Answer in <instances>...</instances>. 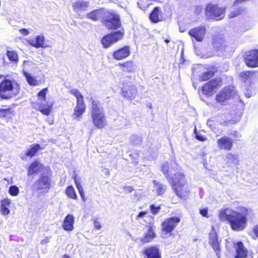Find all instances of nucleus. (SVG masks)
Here are the masks:
<instances>
[{"label":"nucleus","instance_id":"obj_57","mask_svg":"<svg viewBox=\"0 0 258 258\" xmlns=\"http://www.w3.org/2000/svg\"><path fill=\"white\" fill-rule=\"evenodd\" d=\"M149 217H150V218H151L152 219H153V217L151 216H149Z\"/></svg>","mask_w":258,"mask_h":258},{"label":"nucleus","instance_id":"obj_1","mask_svg":"<svg viewBox=\"0 0 258 258\" xmlns=\"http://www.w3.org/2000/svg\"><path fill=\"white\" fill-rule=\"evenodd\" d=\"M161 171L170 184L176 195L181 199L185 200L189 191L185 174L181 172V167L176 161L165 162L160 167Z\"/></svg>","mask_w":258,"mask_h":258},{"label":"nucleus","instance_id":"obj_10","mask_svg":"<svg viewBox=\"0 0 258 258\" xmlns=\"http://www.w3.org/2000/svg\"><path fill=\"white\" fill-rule=\"evenodd\" d=\"M181 221L178 216L170 217L165 219L161 223L162 233L166 236H171L173 232Z\"/></svg>","mask_w":258,"mask_h":258},{"label":"nucleus","instance_id":"obj_43","mask_svg":"<svg viewBox=\"0 0 258 258\" xmlns=\"http://www.w3.org/2000/svg\"><path fill=\"white\" fill-rule=\"evenodd\" d=\"M74 181H75V184H76V186L77 187V188L80 194V195L81 197V199L83 201H86V198L85 197V194H84V190H83V188L82 186V185H81V184L79 182V181H78V180L77 179V178L75 177L74 178Z\"/></svg>","mask_w":258,"mask_h":258},{"label":"nucleus","instance_id":"obj_6","mask_svg":"<svg viewBox=\"0 0 258 258\" xmlns=\"http://www.w3.org/2000/svg\"><path fill=\"white\" fill-rule=\"evenodd\" d=\"M70 93L74 95L77 99V103L74 109L73 117L75 119L80 120L86 110V105L84 101V96L76 89H71Z\"/></svg>","mask_w":258,"mask_h":258},{"label":"nucleus","instance_id":"obj_30","mask_svg":"<svg viewBox=\"0 0 258 258\" xmlns=\"http://www.w3.org/2000/svg\"><path fill=\"white\" fill-rule=\"evenodd\" d=\"M11 200L8 198H5L1 200V208L0 211L2 215L7 216L10 214V210L9 209L10 204Z\"/></svg>","mask_w":258,"mask_h":258},{"label":"nucleus","instance_id":"obj_39","mask_svg":"<svg viewBox=\"0 0 258 258\" xmlns=\"http://www.w3.org/2000/svg\"><path fill=\"white\" fill-rule=\"evenodd\" d=\"M245 9L242 7H238L231 11L228 15L229 18H233L238 17L244 12Z\"/></svg>","mask_w":258,"mask_h":258},{"label":"nucleus","instance_id":"obj_25","mask_svg":"<svg viewBox=\"0 0 258 258\" xmlns=\"http://www.w3.org/2000/svg\"><path fill=\"white\" fill-rule=\"evenodd\" d=\"M89 2L84 1H77L72 5L73 10L76 12L85 11L89 7Z\"/></svg>","mask_w":258,"mask_h":258},{"label":"nucleus","instance_id":"obj_35","mask_svg":"<svg viewBox=\"0 0 258 258\" xmlns=\"http://www.w3.org/2000/svg\"><path fill=\"white\" fill-rule=\"evenodd\" d=\"M225 158L226 163L229 165L238 164L239 160L237 155L231 153H227L225 156Z\"/></svg>","mask_w":258,"mask_h":258},{"label":"nucleus","instance_id":"obj_23","mask_svg":"<svg viewBox=\"0 0 258 258\" xmlns=\"http://www.w3.org/2000/svg\"><path fill=\"white\" fill-rule=\"evenodd\" d=\"M28 42L31 46L36 48H45L47 46L45 44V38L43 35L36 36L35 40H29Z\"/></svg>","mask_w":258,"mask_h":258},{"label":"nucleus","instance_id":"obj_18","mask_svg":"<svg viewBox=\"0 0 258 258\" xmlns=\"http://www.w3.org/2000/svg\"><path fill=\"white\" fill-rule=\"evenodd\" d=\"M145 258H162L161 252L157 245H150L146 247L142 251Z\"/></svg>","mask_w":258,"mask_h":258},{"label":"nucleus","instance_id":"obj_31","mask_svg":"<svg viewBox=\"0 0 258 258\" xmlns=\"http://www.w3.org/2000/svg\"><path fill=\"white\" fill-rule=\"evenodd\" d=\"M53 107V103L46 102L44 104L40 103L38 105V110L43 115L48 116L50 115Z\"/></svg>","mask_w":258,"mask_h":258},{"label":"nucleus","instance_id":"obj_54","mask_svg":"<svg viewBox=\"0 0 258 258\" xmlns=\"http://www.w3.org/2000/svg\"><path fill=\"white\" fill-rule=\"evenodd\" d=\"M123 189L127 193H130L134 190L133 187L131 186H125Z\"/></svg>","mask_w":258,"mask_h":258},{"label":"nucleus","instance_id":"obj_41","mask_svg":"<svg viewBox=\"0 0 258 258\" xmlns=\"http://www.w3.org/2000/svg\"><path fill=\"white\" fill-rule=\"evenodd\" d=\"M218 123L217 119L215 117H213L208 119L207 124L212 130H214L216 129Z\"/></svg>","mask_w":258,"mask_h":258},{"label":"nucleus","instance_id":"obj_55","mask_svg":"<svg viewBox=\"0 0 258 258\" xmlns=\"http://www.w3.org/2000/svg\"><path fill=\"white\" fill-rule=\"evenodd\" d=\"M164 41L166 43H169L170 41V40L169 39H165L164 40Z\"/></svg>","mask_w":258,"mask_h":258},{"label":"nucleus","instance_id":"obj_29","mask_svg":"<svg viewBox=\"0 0 258 258\" xmlns=\"http://www.w3.org/2000/svg\"><path fill=\"white\" fill-rule=\"evenodd\" d=\"M150 21L154 23H157L161 21V12L158 7H155L149 15Z\"/></svg>","mask_w":258,"mask_h":258},{"label":"nucleus","instance_id":"obj_27","mask_svg":"<svg viewBox=\"0 0 258 258\" xmlns=\"http://www.w3.org/2000/svg\"><path fill=\"white\" fill-rule=\"evenodd\" d=\"M255 71H245L239 74V78L243 82H250L257 73Z\"/></svg>","mask_w":258,"mask_h":258},{"label":"nucleus","instance_id":"obj_26","mask_svg":"<svg viewBox=\"0 0 258 258\" xmlns=\"http://www.w3.org/2000/svg\"><path fill=\"white\" fill-rule=\"evenodd\" d=\"M74 217L73 215L68 214L64 218L62 226L63 229L68 231H72L74 229Z\"/></svg>","mask_w":258,"mask_h":258},{"label":"nucleus","instance_id":"obj_50","mask_svg":"<svg viewBox=\"0 0 258 258\" xmlns=\"http://www.w3.org/2000/svg\"><path fill=\"white\" fill-rule=\"evenodd\" d=\"M200 213L203 217L207 218L209 217V215H208V209L207 208L200 209Z\"/></svg>","mask_w":258,"mask_h":258},{"label":"nucleus","instance_id":"obj_8","mask_svg":"<svg viewBox=\"0 0 258 258\" xmlns=\"http://www.w3.org/2000/svg\"><path fill=\"white\" fill-rule=\"evenodd\" d=\"M226 10L225 7H220L218 4L210 3L206 6L205 14L209 19L220 21L224 18Z\"/></svg>","mask_w":258,"mask_h":258},{"label":"nucleus","instance_id":"obj_38","mask_svg":"<svg viewBox=\"0 0 258 258\" xmlns=\"http://www.w3.org/2000/svg\"><path fill=\"white\" fill-rule=\"evenodd\" d=\"M215 75V72L212 70H209L203 73L199 76V81L200 82H205L209 80Z\"/></svg>","mask_w":258,"mask_h":258},{"label":"nucleus","instance_id":"obj_5","mask_svg":"<svg viewBox=\"0 0 258 258\" xmlns=\"http://www.w3.org/2000/svg\"><path fill=\"white\" fill-rule=\"evenodd\" d=\"M52 173L48 168L45 173L41 174L38 179L36 180L33 187L34 189L41 194L48 192L52 186Z\"/></svg>","mask_w":258,"mask_h":258},{"label":"nucleus","instance_id":"obj_28","mask_svg":"<svg viewBox=\"0 0 258 258\" xmlns=\"http://www.w3.org/2000/svg\"><path fill=\"white\" fill-rule=\"evenodd\" d=\"M118 66L121 68L123 72L133 73L135 71V64L132 60L118 63Z\"/></svg>","mask_w":258,"mask_h":258},{"label":"nucleus","instance_id":"obj_56","mask_svg":"<svg viewBox=\"0 0 258 258\" xmlns=\"http://www.w3.org/2000/svg\"><path fill=\"white\" fill-rule=\"evenodd\" d=\"M3 77V76L2 75H0V79H2Z\"/></svg>","mask_w":258,"mask_h":258},{"label":"nucleus","instance_id":"obj_52","mask_svg":"<svg viewBox=\"0 0 258 258\" xmlns=\"http://www.w3.org/2000/svg\"><path fill=\"white\" fill-rule=\"evenodd\" d=\"M252 232L254 234L256 237H258V224L253 226L252 229Z\"/></svg>","mask_w":258,"mask_h":258},{"label":"nucleus","instance_id":"obj_37","mask_svg":"<svg viewBox=\"0 0 258 258\" xmlns=\"http://www.w3.org/2000/svg\"><path fill=\"white\" fill-rule=\"evenodd\" d=\"M65 194L68 198L77 200L78 199V196L76 192V191L72 185H69L67 186L65 190Z\"/></svg>","mask_w":258,"mask_h":258},{"label":"nucleus","instance_id":"obj_3","mask_svg":"<svg viewBox=\"0 0 258 258\" xmlns=\"http://www.w3.org/2000/svg\"><path fill=\"white\" fill-rule=\"evenodd\" d=\"M21 85L14 78L5 77L0 82V98L3 100H9L19 94Z\"/></svg>","mask_w":258,"mask_h":258},{"label":"nucleus","instance_id":"obj_2","mask_svg":"<svg viewBox=\"0 0 258 258\" xmlns=\"http://www.w3.org/2000/svg\"><path fill=\"white\" fill-rule=\"evenodd\" d=\"M239 212L228 208H222L219 210L218 217L222 222H227L231 228L235 231H241L246 226L248 216H253L252 209L240 207Z\"/></svg>","mask_w":258,"mask_h":258},{"label":"nucleus","instance_id":"obj_21","mask_svg":"<svg viewBox=\"0 0 258 258\" xmlns=\"http://www.w3.org/2000/svg\"><path fill=\"white\" fill-rule=\"evenodd\" d=\"M217 143L219 149L230 151L232 149L233 141L231 138L224 136L218 139Z\"/></svg>","mask_w":258,"mask_h":258},{"label":"nucleus","instance_id":"obj_33","mask_svg":"<svg viewBox=\"0 0 258 258\" xmlns=\"http://www.w3.org/2000/svg\"><path fill=\"white\" fill-rule=\"evenodd\" d=\"M23 74L29 85L36 86L40 84L41 81L37 80L36 78L32 76L31 74L24 72Z\"/></svg>","mask_w":258,"mask_h":258},{"label":"nucleus","instance_id":"obj_13","mask_svg":"<svg viewBox=\"0 0 258 258\" xmlns=\"http://www.w3.org/2000/svg\"><path fill=\"white\" fill-rule=\"evenodd\" d=\"M120 93L125 99L130 101L133 100L138 95L137 87L130 82H123Z\"/></svg>","mask_w":258,"mask_h":258},{"label":"nucleus","instance_id":"obj_32","mask_svg":"<svg viewBox=\"0 0 258 258\" xmlns=\"http://www.w3.org/2000/svg\"><path fill=\"white\" fill-rule=\"evenodd\" d=\"M42 148L39 144H34L30 146L29 149L25 152V154L26 157L32 158L36 155L38 151Z\"/></svg>","mask_w":258,"mask_h":258},{"label":"nucleus","instance_id":"obj_58","mask_svg":"<svg viewBox=\"0 0 258 258\" xmlns=\"http://www.w3.org/2000/svg\"><path fill=\"white\" fill-rule=\"evenodd\" d=\"M2 106H3V107H7V106H6V105H3Z\"/></svg>","mask_w":258,"mask_h":258},{"label":"nucleus","instance_id":"obj_45","mask_svg":"<svg viewBox=\"0 0 258 258\" xmlns=\"http://www.w3.org/2000/svg\"><path fill=\"white\" fill-rule=\"evenodd\" d=\"M9 193L13 197H16L19 193V189L16 185H11L9 189Z\"/></svg>","mask_w":258,"mask_h":258},{"label":"nucleus","instance_id":"obj_22","mask_svg":"<svg viewBox=\"0 0 258 258\" xmlns=\"http://www.w3.org/2000/svg\"><path fill=\"white\" fill-rule=\"evenodd\" d=\"M106 10L103 8L95 9L88 13L86 14V17L93 21H98L102 20Z\"/></svg>","mask_w":258,"mask_h":258},{"label":"nucleus","instance_id":"obj_11","mask_svg":"<svg viewBox=\"0 0 258 258\" xmlns=\"http://www.w3.org/2000/svg\"><path fill=\"white\" fill-rule=\"evenodd\" d=\"M222 80L221 78H214L201 87V91L203 94L210 97L214 95L216 90L222 85Z\"/></svg>","mask_w":258,"mask_h":258},{"label":"nucleus","instance_id":"obj_16","mask_svg":"<svg viewBox=\"0 0 258 258\" xmlns=\"http://www.w3.org/2000/svg\"><path fill=\"white\" fill-rule=\"evenodd\" d=\"M206 33V29L204 26L195 27L190 29L188 34L192 40L197 42H202Z\"/></svg>","mask_w":258,"mask_h":258},{"label":"nucleus","instance_id":"obj_17","mask_svg":"<svg viewBox=\"0 0 258 258\" xmlns=\"http://www.w3.org/2000/svg\"><path fill=\"white\" fill-rule=\"evenodd\" d=\"M156 227L154 222L149 223L147 226V231L143 236L140 238V241L142 244H146L151 242L157 236L155 232Z\"/></svg>","mask_w":258,"mask_h":258},{"label":"nucleus","instance_id":"obj_12","mask_svg":"<svg viewBox=\"0 0 258 258\" xmlns=\"http://www.w3.org/2000/svg\"><path fill=\"white\" fill-rule=\"evenodd\" d=\"M123 30L111 32L104 35L101 40V43L104 48L110 47L113 43L121 40L124 35Z\"/></svg>","mask_w":258,"mask_h":258},{"label":"nucleus","instance_id":"obj_40","mask_svg":"<svg viewBox=\"0 0 258 258\" xmlns=\"http://www.w3.org/2000/svg\"><path fill=\"white\" fill-rule=\"evenodd\" d=\"M6 54L11 62L16 63L18 62V55L16 51L7 50Z\"/></svg>","mask_w":258,"mask_h":258},{"label":"nucleus","instance_id":"obj_42","mask_svg":"<svg viewBox=\"0 0 258 258\" xmlns=\"http://www.w3.org/2000/svg\"><path fill=\"white\" fill-rule=\"evenodd\" d=\"M13 113L12 109L11 107H7L6 108H0V118H6Z\"/></svg>","mask_w":258,"mask_h":258},{"label":"nucleus","instance_id":"obj_44","mask_svg":"<svg viewBox=\"0 0 258 258\" xmlns=\"http://www.w3.org/2000/svg\"><path fill=\"white\" fill-rule=\"evenodd\" d=\"M47 91V87L44 88L39 91L37 94L38 100L40 101H45Z\"/></svg>","mask_w":258,"mask_h":258},{"label":"nucleus","instance_id":"obj_34","mask_svg":"<svg viewBox=\"0 0 258 258\" xmlns=\"http://www.w3.org/2000/svg\"><path fill=\"white\" fill-rule=\"evenodd\" d=\"M225 43L223 38L220 35L213 36L212 39V43L215 47L221 48Z\"/></svg>","mask_w":258,"mask_h":258},{"label":"nucleus","instance_id":"obj_19","mask_svg":"<svg viewBox=\"0 0 258 258\" xmlns=\"http://www.w3.org/2000/svg\"><path fill=\"white\" fill-rule=\"evenodd\" d=\"M131 54L130 47L124 45L115 50L112 53L113 58L116 60H123L128 57Z\"/></svg>","mask_w":258,"mask_h":258},{"label":"nucleus","instance_id":"obj_47","mask_svg":"<svg viewBox=\"0 0 258 258\" xmlns=\"http://www.w3.org/2000/svg\"><path fill=\"white\" fill-rule=\"evenodd\" d=\"M150 209L151 210V213L155 215L159 213L160 210L161 209V206L159 205L158 206H156L155 205L152 204L150 206Z\"/></svg>","mask_w":258,"mask_h":258},{"label":"nucleus","instance_id":"obj_7","mask_svg":"<svg viewBox=\"0 0 258 258\" xmlns=\"http://www.w3.org/2000/svg\"><path fill=\"white\" fill-rule=\"evenodd\" d=\"M101 22L109 30H116L121 26L119 15L113 11L106 10Z\"/></svg>","mask_w":258,"mask_h":258},{"label":"nucleus","instance_id":"obj_48","mask_svg":"<svg viewBox=\"0 0 258 258\" xmlns=\"http://www.w3.org/2000/svg\"><path fill=\"white\" fill-rule=\"evenodd\" d=\"M203 7L202 5H196L194 7V13L196 15H199L202 13L203 11Z\"/></svg>","mask_w":258,"mask_h":258},{"label":"nucleus","instance_id":"obj_46","mask_svg":"<svg viewBox=\"0 0 258 258\" xmlns=\"http://www.w3.org/2000/svg\"><path fill=\"white\" fill-rule=\"evenodd\" d=\"M194 132L195 134L196 139L197 140H198V141H200L201 142H205V141H207V138L205 136H203V135L199 134L196 127L195 128Z\"/></svg>","mask_w":258,"mask_h":258},{"label":"nucleus","instance_id":"obj_20","mask_svg":"<svg viewBox=\"0 0 258 258\" xmlns=\"http://www.w3.org/2000/svg\"><path fill=\"white\" fill-rule=\"evenodd\" d=\"M233 247L236 253L234 258H246L247 257L248 250L244 247V244L242 241H239L234 243Z\"/></svg>","mask_w":258,"mask_h":258},{"label":"nucleus","instance_id":"obj_9","mask_svg":"<svg viewBox=\"0 0 258 258\" xmlns=\"http://www.w3.org/2000/svg\"><path fill=\"white\" fill-rule=\"evenodd\" d=\"M237 94V91L233 85L225 86L215 96L216 101L221 105H225L231 98Z\"/></svg>","mask_w":258,"mask_h":258},{"label":"nucleus","instance_id":"obj_15","mask_svg":"<svg viewBox=\"0 0 258 258\" xmlns=\"http://www.w3.org/2000/svg\"><path fill=\"white\" fill-rule=\"evenodd\" d=\"M209 243L210 245L214 249L217 256L219 258H220V241L218 240L217 232L214 227H212V230L209 234Z\"/></svg>","mask_w":258,"mask_h":258},{"label":"nucleus","instance_id":"obj_53","mask_svg":"<svg viewBox=\"0 0 258 258\" xmlns=\"http://www.w3.org/2000/svg\"><path fill=\"white\" fill-rule=\"evenodd\" d=\"M19 32L23 36H26L29 34V31L26 28H22L19 30Z\"/></svg>","mask_w":258,"mask_h":258},{"label":"nucleus","instance_id":"obj_49","mask_svg":"<svg viewBox=\"0 0 258 258\" xmlns=\"http://www.w3.org/2000/svg\"><path fill=\"white\" fill-rule=\"evenodd\" d=\"M148 213V212L147 211L140 212L139 214L136 216V219L139 221L141 219H143L145 217Z\"/></svg>","mask_w":258,"mask_h":258},{"label":"nucleus","instance_id":"obj_51","mask_svg":"<svg viewBox=\"0 0 258 258\" xmlns=\"http://www.w3.org/2000/svg\"><path fill=\"white\" fill-rule=\"evenodd\" d=\"M93 224L95 229L99 230L101 228L100 222L97 219H95L93 221Z\"/></svg>","mask_w":258,"mask_h":258},{"label":"nucleus","instance_id":"obj_36","mask_svg":"<svg viewBox=\"0 0 258 258\" xmlns=\"http://www.w3.org/2000/svg\"><path fill=\"white\" fill-rule=\"evenodd\" d=\"M153 183L155 186V191L157 195L158 196L162 195L166 190V186L157 180H153Z\"/></svg>","mask_w":258,"mask_h":258},{"label":"nucleus","instance_id":"obj_4","mask_svg":"<svg viewBox=\"0 0 258 258\" xmlns=\"http://www.w3.org/2000/svg\"><path fill=\"white\" fill-rule=\"evenodd\" d=\"M90 114L94 126L102 129L107 125L106 118L103 107L99 101L91 99Z\"/></svg>","mask_w":258,"mask_h":258},{"label":"nucleus","instance_id":"obj_14","mask_svg":"<svg viewBox=\"0 0 258 258\" xmlns=\"http://www.w3.org/2000/svg\"><path fill=\"white\" fill-rule=\"evenodd\" d=\"M243 59L248 68H257L258 49H252L246 51L243 55Z\"/></svg>","mask_w":258,"mask_h":258},{"label":"nucleus","instance_id":"obj_24","mask_svg":"<svg viewBox=\"0 0 258 258\" xmlns=\"http://www.w3.org/2000/svg\"><path fill=\"white\" fill-rule=\"evenodd\" d=\"M42 167L43 165L37 160L33 161L27 168V175L30 176L38 173Z\"/></svg>","mask_w":258,"mask_h":258}]
</instances>
